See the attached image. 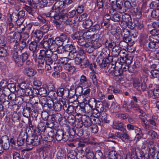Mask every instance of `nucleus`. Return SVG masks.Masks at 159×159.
<instances>
[{
    "mask_svg": "<svg viewBox=\"0 0 159 159\" xmlns=\"http://www.w3.org/2000/svg\"><path fill=\"white\" fill-rule=\"evenodd\" d=\"M43 33L40 30L36 31L35 32L34 37L37 39V40H39L43 37Z\"/></svg>",
    "mask_w": 159,
    "mask_h": 159,
    "instance_id": "680f3d73",
    "label": "nucleus"
},
{
    "mask_svg": "<svg viewBox=\"0 0 159 159\" xmlns=\"http://www.w3.org/2000/svg\"><path fill=\"white\" fill-rule=\"evenodd\" d=\"M58 15L59 16V18L58 19H54V20H53V22L56 24V25H59L61 22H63V16H60L59 15V12H58Z\"/></svg>",
    "mask_w": 159,
    "mask_h": 159,
    "instance_id": "5fc2aeb1",
    "label": "nucleus"
},
{
    "mask_svg": "<svg viewBox=\"0 0 159 159\" xmlns=\"http://www.w3.org/2000/svg\"><path fill=\"white\" fill-rule=\"evenodd\" d=\"M148 134L150 136H151V138L153 139H155L156 138H157V134L156 132L153 130H149L148 132Z\"/></svg>",
    "mask_w": 159,
    "mask_h": 159,
    "instance_id": "e2e57ef3",
    "label": "nucleus"
},
{
    "mask_svg": "<svg viewBox=\"0 0 159 159\" xmlns=\"http://www.w3.org/2000/svg\"><path fill=\"white\" fill-rule=\"evenodd\" d=\"M30 101L32 107L34 108L37 106L39 102H40L39 98L37 96L32 97Z\"/></svg>",
    "mask_w": 159,
    "mask_h": 159,
    "instance_id": "b1692460",
    "label": "nucleus"
},
{
    "mask_svg": "<svg viewBox=\"0 0 159 159\" xmlns=\"http://www.w3.org/2000/svg\"><path fill=\"white\" fill-rule=\"evenodd\" d=\"M147 116L148 117V119H147V121L151 125L155 127L154 129H156L155 127L157 126V124L152 116L148 115H147Z\"/></svg>",
    "mask_w": 159,
    "mask_h": 159,
    "instance_id": "a19ab883",
    "label": "nucleus"
},
{
    "mask_svg": "<svg viewBox=\"0 0 159 159\" xmlns=\"http://www.w3.org/2000/svg\"><path fill=\"white\" fill-rule=\"evenodd\" d=\"M152 37L150 39L151 41L148 43V47L151 49H157L159 47V43L152 40Z\"/></svg>",
    "mask_w": 159,
    "mask_h": 159,
    "instance_id": "393cba45",
    "label": "nucleus"
},
{
    "mask_svg": "<svg viewBox=\"0 0 159 159\" xmlns=\"http://www.w3.org/2000/svg\"><path fill=\"white\" fill-rule=\"evenodd\" d=\"M64 3L63 1L60 0H57L54 3L52 9L59 13L60 11L64 7Z\"/></svg>",
    "mask_w": 159,
    "mask_h": 159,
    "instance_id": "4468645a",
    "label": "nucleus"
},
{
    "mask_svg": "<svg viewBox=\"0 0 159 159\" xmlns=\"http://www.w3.org/2000/svg\"><path fill=\"white\" fill-rule=\"evenodd\" d=\"M77 155V151L75 150H71L68 154V159H75Z\"/></svg>",
    "mask_w": 159,
    "mask_h": 159,
    "instance_id": "e433bc0d",
    "label": "nucleus"
},
{
    "mask_svg": "<svg viewBox=\"0 0 159 159\" xmlns=\"http://www.w3.org/2000/svg\"><path fill=\"white\" fill-rule=\"evenodd\" d=\"M80 116L78 119V121H76L77 123L75 125L77 129H80V128H81L83 125V122L82 120L81 115H80Z\"/></svg>",
    "mask_w": 159,
    "mask_h": 159,
    "instance_id": "052dcab7",
    "label": "nucleus"
},
{
    "mask_svg": "<svg viewBox=\"0 0 159 159\" xmlns=\"http://www.w3.org/2000/svg\"><path fill=\"white\" fill-rule=\"evenodd\" d=\"M62 21L67 25H72L75 22V18H70L66 15L63 16Z\"/></svg>",
    "mask_w": 159,
    "mask_h": 159,
    "instance_id": "dca6fc26",
    "label": "nucleus"
},
{
    "mask_svg": "<svg viewBox=\"0 0 159 159\" xmlns=\"http://www.w3.org/2000/svg\"><path fill=\"white\" fill-rule=\"evenodd\" d=\"M127 131L125 129L123 132L121 133L119 132H116L115 135L111 134V137L114 139L116 138V137L119 138L123 141H124L126 140H128L129 139V136L127 133Z\"/></svg>",
    "mask_w": 159,
    "mask_h": 159,
    "instance_id": "6e6552de",
    "label": "nucleus"
},
{
    "mask_svg": "<svg viewBox=\"0 0 159 159\" xmlns=\"http://www.w3.org/2000/svg\"><path fill=\"white\" fill-rule=\"evenodd\" d=\"M54 103L55 102L52 100L47 101V98H45L42 99L41 101V104L43 106V108L47 110H48V109L53 110Z\"/></svg>",
    "mask_w": 159,
    "mask_h": 159,
    "instance_id": "423d86ee",
    "label": "nucleus"
},
{
    "mask_svg": "<svg viewBox=\"0 0 159 159\" xmlns=\"http://www.w3.org/2000/svg\"><path fill=\"white\" fill-rule=\"evenodd\" d=\"M121 60L118 59L116 63V66L119 68L123 71H126L129 69V65L125 62L122 63Z\"/></svg>",
    "mask_w": 159,
    "mask_h": 159,
    "instance_id": "f8f14e48",
    "label": "nucleus"
},
{
    "mask_svg": "<svg viewBox=\"0 0 159 159\" xmlns=\"http://www.w3.org/2000/svg\"><path fill=\"white\" fill-rule=\"evenodd\" d=\"M13 57L17 65L19 66H23L24 61L22 60L20 56L17 55V54L16 53L14 54V56H13Z\"/></svg>",
    "mask_w": 159,
    "mask_h": 159,
    "instance_id": "aec40b11",
    "label": "nucleus"
},
{
    "mask_svg": "<svg viewBox=\"0 0 159 159\" xmlns=\"http://www.w3.org/2000/svg\"><path fill=\"white\" fill-rule=\"evenodd\" d=\"M89 77L90 79L92 80L94 84H96L97 81L95 71H92V72H90L89 74Z\"/></svg>",
    "mask_w": 159,
    "mask_h": 159,
    "instance_id": "8fccbe9b",
    "label": "nucleus"
},
{
    "mask_svg": "<svg viewBox=\"0 0 159 159\" xmlns=\"http://www.w3.org/2000/svg\"><path fill=\"white\" fill-rule=\"evenodd\" d=\"M90 62L87 59H84L82 61V64L81 65V67L82 68H86L89 66Z\"/></svg>",
    "mask_w": 159,
    "mask_h": 159,
    "instance_id": "0e129e2a",
    "label": "nucleus"
},
{
    "mask_svg": "<svg viewBox=\"0 0 159 159\" xmlns=\"http://www.w3.org/2000/svg\"><path fill=\"white\" fill-rule=\"evenodd\" d=\"M49 29V26L46 24L40 28V30L43 33H45L48 32Z\"/></svg>",
    "mask_w": 159,
    "mask_h": 159,
    "instance_id": "69168bd1",
    "label": "nucleus"
},
{
    "mask_svg": "<svg viewBox=\"0 0 159 159\" xmlns=\"http://www.w3.org/2000/svg\"><path fill=\"white\" fill-rule=\"evenodd\" d=\"M121 60L122 63L125 62L128 65H129L132 62V57L128 55L124 57L123 59H120Z\"/></svg>",
    "mask_w": 159,
    "mask_h": 159,
    "instance_id": "a18cd8bd",
    "label": "nucleus"
},
{
    "mask_svg": "<svg viewBox=\"0 0 159 159\" xmlns=\"http://www.w3.org/2000/svg\"><path fill=\"white\" fill-rule=\"evenodd\" d=\"M67 38L66 34H61L60 36L56 38L54 40V42L59 46H62L64 42Z\"/></svg>",
    "mask_w": 159,
    "mask_h": 159,
    "instance_id": "9b49d317",
    "label": "nucleus"
},
{
    "mask_svg": "<svg viewBox=\"0 0 159 159\" xmlns=\"http://www.w3.org/2000/svg\"><path fill=\"white\" fill-rule=\"evenodd\" d=\"M104 41L105 42V45L106 46H108L109 48L112 49V50L118 45L116 43L114 42H108L106 38L104 40Z\"/></svg>",
    "mask_w": 159,
    "mask_h": 159,
    "instance_id": "4c0bfd02",
    "label": "nucleus"
},
{
    "mask_svg": "<svg viewBox=\"0 0 159 159\" xmlns=\"http://www.w3.org/2000/svg\"><path fill=\"white\" fill-rule=\"evenodd\" d=\"M84 35L87 38H90L89 42L90 46L96 49L99 48L102 46L99 41V36L98 34H93L92 31L91 33H88Z\"/></svg>",
    "mask_w": 159,
    "mask_h": 159,
    "instance_id": "7ed1b4c3",
    "label": "nucleus"
},
{
    "mask_svg": "<svg viewBox=\"0 0 159 159\" xmlns=\"http://www.w3.org/2000/svg\"><path fill=\"white\" fill-rule=\"evenodd\" d=\"M105 58L102 55L98 57L96 59V62L101 68H103L107 66V64L106 63V60L104 61Z\"/></svg>",
    "mask_w": 159,
    "mask_h": 159,
    "instance_id": "5701e85b",
    "label": "nucleus"
},
{
    "mask_svg": "<svg viewBox=\"0 0 159 159\" xmlns=\"http://www.w3.org/2000/svg\"><path fill=\"white\" fill-rule=\"evenodd\" d=\"M26 143L27 144L32 146H37L40 142V138L38 136L33 134L31 136L26 135Z\"/></svg>",
    "mask_w": 159,
    "mask_h": 159,
    "instance_id": "39448f33",
    "label": "nucleus"
},
{
    "mask_svg": "<svg viewBox=\"0 0 159 159\" xmlns=\"http://www.w3.org/2000/svg\"><path fill=\"white\" fill-rule=\"evenodd\" d=\"M54 42V40L52 38L49 39L47 40H43L40 42V44L43 47L46 49V50H48L49 48L50 44L52 43V42Z\"/></svg>",
    "mask_w": 159,
    "mask_h": 159,
    "instance_id": "412c9836",
    "label": "nucleus"
},
{
    "mask_svg": "<svg viewBox=\"0 0 159 159\" xmlns=\"http://www.w3.org/2000/svg\"><path fill=\"white\" fill-rule=\"evenodd\" d=\"M24 21V19H22L21 20V21H20V24H18L19 26H16V25H15V27H16V28L18 30L21 31H24L25 29V27L23 24V22Z\"/></svg>",
    "mask_w": 159,
    "mask_h": 159,
    "instance_id": "bf43d9fd",
    "label": "nucleus"
},
{
    "mask_svg": "<svg viewBox=\"0 0 159 159\" xmlns=\"http://www.w3.org/2000/svg\"><path fill=\"white\" fill-rule=\"evenodd\" d=\"M137 158L136 153L134 151H132L126 155L125 159H136Z\"/></svg>",
    "mask_w": 159,
    "mask_h": 159,
    "instance_id": "c03bdc74",
    "label": "nucleus"
},
{
    "mask_svg": "<svg viewBox=\"0 0 159 159\" xmlns=\"http://www.w3.org/2000/svg\"><path fill=\"white\" fill-rule=\"evenodd\" d=\"M63 67L64 69L68 71L70 74H73L75 70V67L69 63L64 65Z\"/></svg>",
    "mask_w": 159,
    "mask_h": 159,
    "instance_id": "a878e982",
    "label": "nucleus"
},
{
    "mask_svg": "<svg viewBox=\"0 0 159 159\" xmlns=\"http://www.w3.org/2000/svg\"><path fill=\"white\" fill-rule=\"evenodd\" d=\"M53 130H51L49 132L48 134V136L47 137V139H45V141L50 142L52 141L54 138V133Z\"/></svg>",
    "mask_w": 159,
    "mask_h": 159,
    "instance_id": "49530a36",
    "label": "nucleus"
},
{
    "mask_svg": "<svg viewBox=\"0 0 159 159\" xmlns=\"http://www.w3.org/2000/svg\"><path fill=\"white\" fill-rule=\"evenodd\" d=\"M123 41H121L120 42V44H125V48H123V49L126 48L129 45V44L128 43L131 41V39L130 37H124L123 38Z\"/></svg>",
    "mask_w": 159,
    "mask_h": 159,
    "instance_id": "f704fd0d",
    "label": "nucleus"
},
{
    "mask_svg": "<svg viewBox=\"0 0 159 159\" xmlns=\"http://www.w3.org/2000/svg\"><path fill=\"white\" fill-rule=\"evenodd\" d=\"M63 108L64 110H65V108H67V106H68L69 102L68 100L63 98H60L58 101H57Z\"/></svg>",
    "mask_w": 159,
    "mask_h": 159,
    "instance_id": "bb28decb",
    "label": "nucleus"
},
{
    "mask_svg": "<svg viewBox=\"0 0 159 159\" xmlns=\"http://www.w3.org/2000/svg\"><path fill=\"white\" fill-rule=\"evenodd\" d=\"M32 88H27V89L25 90V91H24V92H22V93H21V95H23L24 97H25V99L26 97L25 96H32Z\"/></svg>",
    "mask_w": 159,
    "mask_h": 159,
    "instance_id": "ea45409f",
    "label": "nucleus"
},
{
    "mask_svg": "<svg viewBox=\"0 0 159 159\" xmlns=\"http://www.w3.org/2000/svg\"><path fill=\"white\" fill-rule=\"evenodd\" d=\"M58 58L57 54L53 53L50 51L42 50L39 53L38 63L43 64L44 61H47L48 63H53L54 61L57 60Z\"/></svg>",
    "mask_w": 159,
    "mask_h": 159,
    "instance_id": "f257e3e1",
    "label": "nucleus"
},
{
    "mask_svg": "<svg viewBox=\"0 0 159 159\" xmlns=\"http://www.w3.org/2000/svg\"><path fill=\"white\" fill-rule=\"evenodd\" d=\"M63 134L64 132L62 130H57L55 134L56 139L57 141H60L62 140Z\"/></svg>",
    "mask_w": 159,
    "mask_h": 159,
    "instance_id": "c9c22d12",
    "label": "nucleus"
},
{
    "mask_svg": "<svg viewBox=\"0 0 159 159\" xmlns=\"http://www.w3.org/2000/svg\"><path fill=\"white\" fill-rule=\"evenodd\" d=\"M140 85V83L139 80L137 78L135 79L133 81V86L134 88L136 89L138 91L139 90L140 88L139 87Z\"/></svg>",
    "mask_w": 159,
    "mask_h": 159,
    "instance_id": "603ef678",
    "label": "nucleus"
},
{
    "mask_svg": "<svg viewBox=\"0 0 159 159\" xmlns=\"http://www.w3.org/2000/svg\"><path fill=\"white\" fill-rule=\"evenodd\" d=\"M25 137V136L24 133H21L20 134L17 139V143L18 145L21 146L23 144Z\"/></svg>",
    "mask_w": 159,
    "mask_h": 159,
    "instance_id": "c756f323",
    "label": "nucleus"
},
{
    "mask_svg": "<svg viewBox=\"0 0 159 159\" xmlns=\"http://www.w3.org/2000/svg\"><path fill=\"white\" fill-rule=\"evenodd\" d=\"M92 104H94L95 107L100 112L102 113L104 111V107L108 108L109 105L108 102L106 100H103L102 103L100 102H97L96 100L95 102H94Z\"/></svg>",
    "mask_w": 159,
    "mask_h": 159,
    "instance_id": "1a4fd4ad",
    "label": "nucleus"
},
{
    "mask_svg": "<svg viewBox=\"0 0 159 159\" xmlns=\"http://www.w3.org/2000/svg\"><path fill=\"white\" fill-rule=\"evenodd\" d=\"M129 105L131 108L134 111L139 112L141 114H143V111L140 109L139 106L137 104L134 103L133 101H131Z\"/></svg>",
    "mask_w": 159,
    "mask_h": 159,
    "instance_id": "4be33fe9",
    "label": "nucleus"
},
{
    "mask_svg": "<svg viewBox=\"0 0 159 159\" xmlns=\"http://www.w3.org/2000/svg\"><path fill=\"white\" fill-rule=\"evenodd\" d=\"M82 106H83L84 112L86 113H91L93 109V107L89 104L82 103Z\"/></svg>",
    "mask_w": 159,
    "mask_h": 159,
    "instance_id": "a211bd4d",
    "label": "nucleus"
},
{
    "mask_svg": "<svg viewBox=\"0 0 159 159\" xmlns=\"http://www.w3.org/2000/svg\"><path fill=\"white\" fill-rule=\"evenodd\" d=\"M82 103H81L80 105H78L75 107V111L77 114H81L84 113L83 107V106H82Z\"/></svg>",
    "mask_w": 159,
    "mask_h": 159,
    "instance_id": "de8ad7c7",
    "label": "nucleus"
},
{
    "mask_svg": "<svg viewBox=\"0 0 159 159\" xmlns=\"http://www.w3.org/2000/svg\"><path fill=\"white\" fill-rule=\"evenodd\" d=\"M8 99L11 101H16V103H18L20 105L23 101H25V97L22 98L20 97H16V94L14 93H11L8 96Z\"/></svg>",
    "mask_w": 159,
    "mask_h": 159,
    "instance_id": "9d476101",
    "label": "nucleus"
},
{
    "mask_svg": "<svg viewBox=\"0 0 159 159\" xmlns=\"http://www.w3.org/2000/svg\"><path fill=\"white\" fill-rule=\"evenodd\" d=\"M83 91V89L82 87L78 86L75 89V93L76 96H80L82 95Z\"/></svg>",
    "mask_w": 159,
    "mask_h": 159,
    "instance_id": "79ce46f5",
    "label": "nucleus"
},
{
    "mask_svg": "<svg viewBox=\"0 0 159 159\" xmlns=\"http://www.w3.org/2000/svg\"><path fill=\"white\" fill-rule=\"evenodd\" d=\"M84 98V100L88 103L91 102L93 104L94 102L96 101V99L93 98H92L90 94H87L82 95Z\"/></svg>",
    "mask_w": 159,
    "mask_h": 159,
    "instance_id": "cd10ccee",
    "label": "nucleus"
},
{
    "mask_svg": "<svg viewBox=\"0 0 159 159\" xmlns=\"http://www.w3.org/2000/svg\"><path fill=\"white\" fill-rule=\"evenodd\" d=\"M29 49L33 52V56L36 57V53L39 49L37 43L34 41L31 42L29 44Z\"/></svg>",
    "mask_w": 159,
    "mask_h": 159,
    "instance_id": "ddd939ff",
    "label": "nucleus"
},
{
    "mask_svg": "<svg viewBox=\"0 0 159 159\" xmlns=\"http://www.w3.org/2000/svg\"><path fill=\"white\" fill-rule=\"evenodd\" d=\"M103 54L102 55L105 58H107L110 54V51L107 48H103L102 51Z\"/></svg>",
    "mask_w": 159,
    "mask_h": 159,
    "instance_id": "6e6d98bb",
    "label": "nucleus"
},
{
    "mask_svg": "<svg viewBox=\"0 0 159 159\" xmlns=\"http://www.w3.org/2000/svg\"><path fill=\"white\" fill-rule=\"evenodd\" d=\"M58 12L57 11H56L52 9V10L48 13H44L42 15L44 17L45 16L46 17H51L57 20L59 18V17L58 15Z\"/></svg>",
    "mask_w": 159,
    "mask_h": 159,
    "instance_id": "2eb2a0df",
    "label": "nucleus"
},
{
    "mask_svg": "<svg viewBox=\"0 0 159 159\" xmlns=\"http://www.w3.org/2000/svg\"><path fill=\"white\" fill-rule=\"evenodd\" d=\"M27 86V84L25 83H22L20 85H18V92H20L22 91L24 92V91L28 88Z\"/></svg>",
    "mask_w": 159,
    "mask_h": 159,
    "instance_id": "864d4df0",
    "label": "nucleus"
},
{
    "mask_svg": "<svg viewBox=\"0 0 159 159\" xmlns=\"http://www.w3.org/2000/svg\"><path fill=\"white\" fill-rule=\"evenodd\" d=\"M66 48L67 49L69 48V50H70L68 55V57L70 59L73 60L78 56H80V55L78 54L76 50L75 47L72 44L67 45L66 46Z\"/></svg>",
    "mask_w": 159,
    "mask_h": 159,
    "instance_id": "0eeeda50",
    "label": "nucleus"
},
{
    "mask_svg": "<svg viewBox=\"0 0 159 159\" xmlns=\"http://www.w3.org/2000/svg\"><path fill=\"white\" fill-rule=\"evenodd\" d=\"M94 19L93 21L92 19H88L84 21L82 25L84 29H86L89 28L93 25V22H95L97 20L96 17H94Z\"/></svg>",
    "mask_w": 159,
    "mask_h": 159,
    "instance_id": "f3484780",
    "label": "nucleus"
},
{
    "mask_svg": "<svg viewBox=\"0 0 159 159\" xmlns=\"http://www.w3.org/2000/svg\"><path fill=\"white\" fill-rule=\"evenodd\" d=\"M30 110L31 108L29 107H28L27 105H26V107L23 110V116L27 118L29 117L30 116Z\"/></svg>",
    "mask_w": 159,
    "mask_h": 159,
    "instance_id": "72a5a7b5",
    "label": "nucleus"
},
{
    "mask_svg": "<svg viewBox=\"0 0 159 159\" xmlns=\"http://www.w3.org/2000/svg\"><path fill=\"white\" fill-rule=\"evenodd\" d=\"M100 118L102 121L106 123H108L110 120L107 119V116L105 112L102 113L101 115Z\"/></svg>",
    "mask_w": 159,
    "mask_h": 159,
    "instance_id": "4d7b16f0",
    "label": "nucleus"
},
{
    "mask_svg": "<svg viewBox=\"0 0 159 159\" xmlns=\"http://www.w3.org/2000/svg\"><path fill=\"white\" fill-rule=\"evenodd\" d=\"M6 141L4 142L2 139V142H1L2 144V146L3 147V150H7L8 149L10 146L9 145V141L8 138L7 137Z\"/></svg>",
    "mask_w": 159,
    "mask_h": 159,
    "instance_id": "58836bf2",
    "label": "nucleus"
},
{
    "mask_svg": "<svg viewBox=\"0 0 159 159\" xmlns=\"http://www.w3.org/2000/svg\"><path fill=\"white\" fill-rule=\"evenodd\" d=\"M39 94L42 96L45 97L47 95L46 89L44 88H41L39 89Z\"/></svg>",
    "mask_w": 159,
    "mask_h": 159,
    "instance_id": "13d9d810",
    "label": "nucleus"
},
{
    "mask_svg": "<svg viewBox=\"0 0 159 159\" xmlns=\"http://www.w3.org/2000/svg\"><path fill=\"white\" fill-rule=\"evenodd\" d=\"M92 31L88 30L85 32L83 34H80L79 33H76L73 34L72 36L73 39L77 41V42L79 45L85 47H89L90 46V43L89 40L90 38L85 37L86 34L88 33H91Z\"/></svg>",
    "mask_w": 159,
    "mask_h": 159,
    "instance_id": "f03ea898",
    "label": "nucleus"
},
{
    "mask_svg": "<svg viewBox=\"0 0 159 159\" xmlns=\"http://www.w3.org/2000/svg\"><path fill=\"white\" fill-rule=\"evenodd\" d=\"M107 70L109 74L113 76H121L123 74V71L119 68L117 67L116 64H109L107 67Z\"/></svg>",
    "mask_w": 159,
    "mask_h": 159,
    "instance_id": "20e7f679",
    "label": "nucleus"
},
{
    "mask_svg": "<svg viewBox=\"0 0 159 159\" xmlns=\"http://www.w3.org/2000/svg\"><path fill=\"white\" fill-rule=\"evenodd\" d=\"M58 46L55 43H54V41L52 42V43L50 44L49 48V50H48V51H50L52 52H55L58 49Z\"/></svg>",
    "mask_w": 159,
    "mask_h": 159,
    "instance_id": "37998d69",
    "label": "nucleus"
},
{
    "mask_svg": "<svg viewBox=\"0 0 159 159\" xmlns=\"http://www.w3.org/2000/svg\"><path fill=\"white\" fill-rule=\"evenodd\" d=\"M122 127V123L119 121H113L112 125V127L113 128L118 130L120 129Z\"/></svg>",
    "mask_w": 159,
    "mask_h": 159,
    "instance_id": "2f4dec72",
    "label": "nucleus"
},
{
    "mask_svg": "<svg viewBox=\"0 0 159 159\" xmlns=\"http://www.w3.org/2000/svg\"><path fill=\"white\" fill-rule=\"evenodd\" d=\"M108 156L111 159H118L119 157H120V159H123L120 155L114 151L110 152L109 153Z\"/></svg>",
    "mask_w": 159,
    "mask_h": 159,
    "instance_id": "c85d7f7f",
    "label": "nucleus"
},
{
    "mask_svg": "<svg viewBox=\"0 0 159 159\" xmlns=\"http://www.w3.org/2000/svg\"><path fill=\"white\" fill-rule=\"evenodd\" d=\"M120 49L119 46L117 45L112 50L111 53L114 57H116L119 55Z\"/></svg>",
    "mask_w": 159,
    "mask_h": 159,
    "instance_id": "09e8293b",
    "label": "nucleus"
},
{
    "mask_svg": "<svg viewBox=\"0 0 159 159\" xmlns=\"http://www.w3.org/2000/svg\"><path fill=\"white\" fill-rule=\"evenodd\" d=\"M136 132H135L136 134L135 138L134 140L136 141H139L143 137V134L142 133V131L141 129L137 128Z\"/></svg>",
    "mask_w": 159,
    "mask_h": 159,
    "instance_id": "473e14b6",
    "label": "nucleus"
},
{
    "mask_svg": "<svg viewBox=\"0 0 159 159\" xmlns=\"http://www.w3.org/2000/svg\"><path fill=\"white\" fill-rule=\"evenodd\" d=\"M25 75L28 76H32L35 75L36 72L32 68L26 67L23 71Z\"/></svg>",
    "mask_w": 159,
    "mask_h": 159,
    "instance_id": "6ab92c4d",
    "label": "nucleus"
},
{
    "mask_svg": "<svg viewBox=\"0 0 159 159\" xmlns=\"http://www.w3.org/2000/svg\"><path fill=\"white\" fill-rule=\"evenodd\" d=\"M48 95L52 100L56 99L57 97V94L56 92L54 91H50L48 92Z\"/></svg>",
    "mask_w": 159,
    "mask_h": 159,
    "instance_id": "3c124183",
    "label": "nucleus"
},
{
    "mask_svg": "<svg viewBox=\"0 0 159 159\" xmlns=\"http://www.w3.org/2000/svg\"><path fill=\"white\" fill-rule=\"evenodd\" d=\"M150 73L151 75L153 78H156L159 75V70L155 69L152 70L150 71Z\"/></svg>",
    "mask_w": 159,
    "mask_h": 159,
    "instance_id": "338daca9",
    "label": "nucleus"
},
{
    "mask_svg": "<svg viewBox=\"0 0 159 159\" xmlns=\"http://www.w3.org/2000/svg\"><path fill=\"white\" fill-rule=\"evenodd\" d=\"M44 63H39V66L41 67H42L43 65H45V68L46 70H50L52 69V68H53L54 66V64L52 63H48V61H44Z\"/></svg>",
    "mask_w": 159,
    "mask_h": 159,
    "instance_id": "7c9ffc66",
    "label": "nucleus"
},
{
    "mask_svg": "<svg viewBox=\"0 0 159 159\" xmlns=\"http://www.w3.org/2000/svg\"><path fill=\"white\" fill-rule=\"evenodd\" d=\"M151 16L153 18H157L159 17V10L157 8H155L152 12Z\"/></svg>",
    "mask_w": 159,
    "mask_h": 159,
    "instance_id": "774afa93",
    "label": "nucleus"
}]
</instances>
